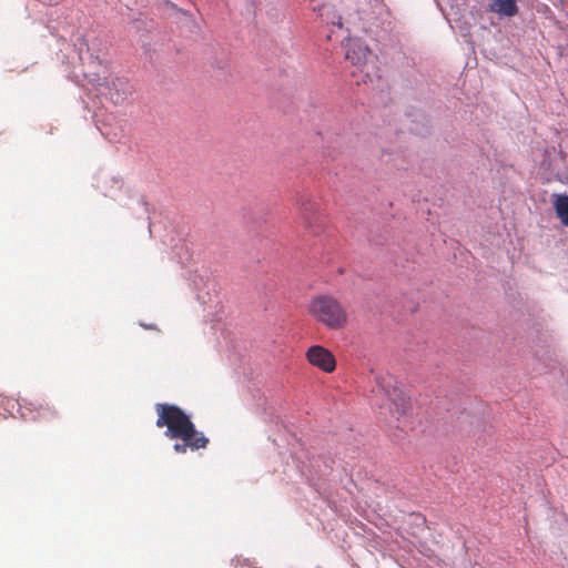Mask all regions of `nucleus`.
<instances>
[{"mask_svg": "<svg viewBox=\"0 0 568 568\" xmlns=\"http://www.w3.org/2000/svg\"><path fill=\"white\" fill-rule=\"evenodd\" d=\"M307 361L326 373H332L336 367L334 355L321 345L311 346L306 353Z\"/></svg>", "mask_w": 568, "mask_h": 568, "instance_id": "obj_5", "label": "nucleus"}, {"mask_svg": "<svg viewBox=\"0 0 568 568\" xmlns=\"http://www.w3.org/2000/svg\"><path fill=\"white\" fill-rule=\"evenodd\" d=\"M490 11L506 17H514L518 12L516 0H491Z\"/></svg>", "mask_w": 568, "mask_h": 568, "instance_id": "obj_7", "label": "nucleus"}, {"mask_svg": "<svg viewBox=\"0 0 568 568\" xmlns=\"http://www.w3.org/2000/svg\"><path fill=\"white\" fill-rule=\"evenodd\" d=\"M158 414L156 426L166 427L165 436L170 439H179L173 449L176 454H185L187 449L194 452L206 448L210 440L204 433L196 429L191 417L179 406L168 403L155 405Z\"/></svg>", "mask_w": 568, "mask_h": 568, "instance_id": "obj_1", "label": "nucleus"}, {"mask_svg": "<svg viewBox=\"0 0 568 568\" xmlns=\"http://www.w3.org/2000/svg\"><path fill=\"white\" fill-rule=\"evenodd\" d=\"M300 211H301V215H302L303 222L306 227L312 226L313 219H314V223L318 222V219L315 216V214L317 212V205H316V203L312 202L310 199H303L300 202Z\"/></svg>", "mask_w": 568, "mask_h": 568, "instance_id": "obj_8", "label": "nucleus"}, {"mask_svg": "<svg viewBox=\"0 0 568 568\" xmlns=\"http://www.w3.org/2000/svg\"><path fill=\"white\" fill-rule=\"evenodd\" d=\"M375 392L384 396L379 406L387 407L389 413L397 419L406 416L412 409L409 398L405 395L404 390L396 385L392 376L377 377Z\"/></svg>", "mask_w": 568, "mask_h": 568, "instance_id": "obj_3", "label": "nucleus"}, {"mask_svg": "<svg viewBox=\"0 0 568 568\" xmlns=\"http://www.w3.org/2000/svg\"><path fill=\"white\" fill-rule=\"evenodd\" d=\"M90 81H97V85L103 87L102 93L115 105L123 104L133 93V87L126 78L113 77L105 79L103 83L99 79Z\"/></svg>", "mask_w": 568, "mask_h": 568, "instance_id": "obj_4", "label": "nucleus"}, {"mask_svg": "<svg viewBox=\"0 0 568 568\" xmlns=\"http://www.w3.org/2000/svg\"><path fill=\"white\" fill-rule=\"evenodd\" d=\"M552 205L557 217L565 226H568V195L552 194Z\"/></svg>", "mask_w": 568, "mask_h": 568, "instance_id": "obj_9", "label": "nucleus"}, {"mask_svg": "<svg viewBox=\"0 0 568 568\" xmlns=\"http://www.w3.org/2000/svg\"><path fill=\"white\" fill-rule=\"evenodd\" d=\"M308 314L328 329L339 331L346 327L348 315L343 304L333 295L318 294L307 305Z\"/></svg>", "mask_w": 568, "mask_h": 568, "instance_id": "obj_2", "label": "nucleus"}, {"mask_svg": "<svg viewBox=\"0 0 568 568\" xmlns=\"http://www.w3.org/2000/svg\"><path fill=\"white\" fill-rule=\"evenodd\" d=\"M344 48L346 50V60L351 61L352 64L356 67L363 68L371 57L368 47L359 40L348 39L344 43Z\"/></svg>", "mask_w": 568, "mask_h": 568, "instance_id": "obj_6", "label": "nucleus"}]
</instances>
